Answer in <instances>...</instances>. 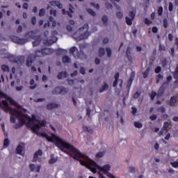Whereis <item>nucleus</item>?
Returning a JSON list of instances; mask_svg holds the SVG:
<instances>
[{
    "label": "nucleus",
    "mask_w": 178,
    "mask_h": 178,
    "mask_svg": "<svg viewBox=\"0 0 178 178\" xmlns=\"http://www.w3.org/2000/svg\"><path fill=\"white\" fill-rule=\"evenodd\" d=\"M46 139L49 143H55L56 147L60 148L61 151H63L62 148L68 149L70 151L69 154L73 155L72 158L76 161H79L82 166H85L86 169H89L92 173H97V168H98V164H97L95 161L91 160V159L88 158L87 155L80 152L79 149H76L73 145L63 140L62 138L55 135L53 136H49L47 135Z\"/></svg>",
    "instance_id": "obj_1"
},
{
    "label": "nucleus",
    "mask_w": 178,
    "mask_h": 178,
    "mask_svg": "<svg viewBox=\"0 0 178 178\" xmlns=\"http://www.w3.org/2000/svg\"><path fill=\"white\" fill-rule=\"evenodd\" d=\"M8 109H10L11 115H14L15 116H17V119L19 120V123L15 124L13 126V129H20V127H23L24 124L27 126V124H26V119H27L29 121V118H30V116H28L27 115L24 114L23 112L16 108H8Z\"/></svg>",
    "instance_id": "obj_2"
},
{
    "label": "nucleus",
    "mask_w": 178,
    "mask_h": 178,
    "mask_svg": "<svg viewBox=\"0 0 178 178\" xmlns=\"http://www.w3.org/2000/svg\"><path fill=\"white\" fill-rule=\"evenodd\" d=\"M47 126V122L45 120L39 121L35 117L29 118V122L26 123V127L31 129L33 133L38 134L37 129L40 127H45Z\"/></svg>",
    "instance_id": "obj_3"
},
{
    "label": "nucleus",
    "mask_w": 178,
    "mask_h": 178,
    "mask_svg": "<svg viewBox=\"0 0 178 178\" xmlns=\"http://www.w3.org/2000/svg\"><path fill=\"white\" fill-rule=\"evenodd\" d=\"M35 54L36 57L47 56V55H52L54 54V49L44 47L41 50H35Z\"/></svg>",
    "instance_id": "obj_4"
},
{
    "label": "nucleus",
    "mask_w": 178,
    "mask_h": 178,
    "mask_svg": "<svg viewBox=\"0 0 178 178\" xmlns=\"http://www.w3.org/2000/svg\"><path fill=\"white\" fill-rule=\"evenodd\" d=\"M79 31H85V32L79 36L80 40H86V38H88V37H90V32H88V24H84L83 27L79 29Z\"/></svg>",
    "instance_id": "obj_5"
},
{
    "label": "nucleus",
    "mask_w": 178,
    "mask_h": 178,
    "mask_svg": "<svg viewBox=\"0 0 178 178\" xmlns=\"http://www.w3.org/2000/svg\"><path fill=\"white\" fill-rule=\"evenodd\" d=\"M70 54H72V55L74 56L75 59H80L81 58L79 49L76 47H72L70 49Z\"/></svg>",
    "instance_id": "obj_6"
},
{
    "label": "nucleus",
    "mask_w": 178,
    "mask_h": 178,
    "mask_svg": "<svg viewBox=\"0 0 178 178\" xmlns=\"http://www.w3.org/2000/svg\"><path fill=\"white\" fill-rule=\"evenodd\" d=\"M12 40L15 44H19V45H24V44H26V42H27V40L23 39V38H19L17 36H13L12 38Z\"/></svg>",
    "instance_id": "obj_7"
},
{
    "label": "nucleus",
    "mask_w": 178,
    "mask_h": 178,
    "mask_svg": "<svg viewBox=\"0 0 178 178\" xmlns=\"http://www.w3.org/2000/svg\"><path fill=\"white\" fill-rule=\"evenodd\" d=\"M134 79H136V72L132 71L130 74L129 79L127 81V88L130 90L131 87V84H133V81H134Z\"/></svg>",
    "instance_id": "obj_8"
},
{
    "label": "nucleus",
    "mask_w": 178,
    "mask_h": 178,
    "mask_svg": "<svg viewBox=\"0 0 178 178\" xmlns=\"http://www.w3.org/2000/svg\"><path fill=\"white\" fill-rule=\"evenodd\" d=\"M69 10L70 11H66L65 8L62 9L63 15H67L69 17H73V15L72 14L74 13V8L73 7V6H72V4L69 5Z\"/></svg>",
    "instance_id": "obj_9"
},
{
    "label": "nucleus",
    "mask_w": 178,
    "mask_h": 178,
    "mask_svg": "<svg viewBox=\"0 0 178 178\" xmlns=\"http://www.w3.org/2000/svg\"><path fill=\"white\" fill-rule=\"evenodd\" d=\"M165 93V90H159L156 92L152 91L151 95H150V98L152 99V101H154V99H155V97H162V95H163V94Z\"/></svg>",
    "instance_id": "obj_10"
},
{
    "label": "nucleus",
    "mask_w": 178,
    "mask_h": 178,
    "mask_svg": "<svg viewBox=\"0 0 178 178\" xmlns=\"http://www.w3.org/2000/svg\"><path fill=\"white\" fill-rule=\"evenodd\" d=\"M50 5H51V6H57L58 8V9H63V4L60 3V1H49Z\"/></svg>",
    "instance_id": "obj_11"
},
{
    "label": "nucleus",
    "mask_w": 178,
    "mask_h": 178,
    "mask_svg": "<svg viewBox=\"0 0 178 178\" xmlns=\"http://www.w3.org/2000/svg\"><path fill=\"white\" fill-rule=\"evenodd\" d=\"M59 106V104L56 103H49L47 105V111H52L53 109H56Z\"/></svg>",
    "instance_id": "obj_12"
},
{
    "label": "nucleus",
    "mask_w": 178,
    "mask_h": 178,
    "mask_svg": "<svg viewBox=\"0 0 178 178\" xmlns=\"http://www.w3.org/2000/svg\"><path fill=\"white\" fill-rule=\"evenodd\" d=\"M42 155V150L39 149L36 151L33 155V161H37L38 159V156H41Z\"/></svg>",
    "instance_id": "obj_13"
},
{
    "label": "nucleus",
    "mask_w": 178,
    "mask_h": 178,
    "mask_svg": "<svg viewBox=\"0 0 178 178\" xmlns=\"http://www.w3.org/2000/svg\"><path fill=\"white\" fill-rule=\"evenodd\" d=\"M67 77V72H60L58 74L57 78L58 80H62V79H66Z\"/></svg>",
    "instance_id": "obj_14"
},
{
    "label": "nucleus",
    "mask_w": 178,
    "mask_h": 178,
    "mask_svg": "<svg viewBox=\"0 0 178 178\" xmlns=\"http://www.w3.org/2000/svg\"><path fill=\"white\" fill-rule=\"evenodd\" d=\"M24 38H27V39H29V38H33V39L35 38V37H34V31H31L27 32L24 35Z\"/></svg>",
    "instance_id": "obj_15"
},
{
    "label": "nucleus",
    "mask_w": 178,
    "mask_h": 178,
    "mask_svg": "<svg viewBox=\"0 0 178 178\" xmlns=\"http://www.w3.org/2000/svg\"><path fill=\"white\" fill-rule=\"evenodd\" d=\"M177 101V99H176V97L175 96L171 97L170 99V104H169L170 106H175Z\"/></svg>",
    "instance_id": "obj_16"
},
{
    "label": "nucleus",
    "mask_w": 178,
    "mask_h": 178,
    "mask_svg": "<svg viewBox=\"0 0 178 178\" xmlns=\"http://www.w3.org/2000/svg\"><path fill=\"white\" fill-rule=\"evenodd\" d=\"M40 42H41V39L38 36H36L35 41L33 42L32 44H33V47H38V45H40Z\"/></svg>",
    "instance_id": "obj_17"
},
{
    "label": "nucleus",
    "mask_w": 178,
    "mask_h": 178,
    "mask_svg": "<svg viewBox=\"0 0 178 178\" xmlns=\"http://www.w3.org/2000/svg\"><path fill=\"white\" fill-rule=\"evenodd\" d=\"M130 51H131L130 47H127V48L126 56L127 57L128 60H129V62L132 60L131 53L130 52Z\"/></svg>",
    "instance_id": "obj_18"
},
{
    "label": "nucleus",
    "mask_w": 178,
    "mask_h": 178,
    "mask_svg": "<svg viewBox=\"0 0 178 178\" xmlns=\"http://www.w3.org/2000/svg\"><path fill=\"white\" fill-rule=\"evenodd\" d=\"M83 131H87L90 134H92L94 133V130H92V128L90 127L83 126Z\"/></svg>",
    "instance_id": "obj_19"
},
{
    "label": "nucleus",
    "mask_w": 178,
    "mask_h": 178,
    "mask_svg": "<svg viewBox=\"0 0 178 178\" xmlns=\"http://www.w3.org/2000/svg\"><path fill=\"white\" fill-rule=\"evenodd\" d=\"M22 152H23V146L19 145L16 148V153L18 154V155H22Z\"/></svg>",
    "instance_id": "obj_20"
},
{
    "label": "nucleus",
    "mask_w": 178,
    "mask_h": 178,
    "mask_svg": "<svg viewBox=\"0 0 178 178\" xmlns=\"http://www.w3.org/2000/svg\"><path fill=\"white\" fill-rule=\"evenodd\" d=\"M30 87L29 88L31 90H34V88H35L37 87V85L35 84V82L34 81V79H31L30 81Z\"/></svg>",
    "instance_id": "obj_21"
},
{
    "label": "nucleus",
    "mask_w": 178,
    "mask_h": 178,
    "mask_svg": "<svg viewBox=\"0 0 178 178\" xmlns=\"http://www.w3.org/2000/svg\"><path fill=\"white\" fill-rule=\"evenodd\" d=\"M126 23L128 26H131L133 24V20L132 18H129V17H126L125 18Z\"/></svg>",
    "instance_id": "obj_22"
},
{
    "label": "nucleus",
    "mask_w": 178,
    "mask_h": 178,
    "mask_svg": "<svg viewBox=\"0 0 178 178\" xmlns=\"http://www.w3.org/2000/svg\"><path fill=\"white\" fill-rule=\"evenodd\" d=\"M31 65H33V58H31L30 56H28L26 60V66L30 67Z\"/></svg>",
    "instance_id": "obj_23"
},
{
    "label": "nucleus",
    "mask_w": 178,
    "mask_h": 178,
    "mask_svg": "<svg viewBox=\"0 0 178 178\" xmlns=\"http://www.w3.org/2000/svg\"><path fill=\"white\" fill-rule=\"evenodd\" d=\"M63 63H70V58L67 56H65L63 57Z\"/></svg>",
    "instance_id": "obj_24"
},
{
    "label": "nucleus",
    "mask_w": 178,
    "mask_h": 178,
    "mask_svg": "<svg viewBox=\"0 0 178 178\" xmlns=\"http://www.w3.org/2000/svg\"><path fill=\"white\" fill-rule=\"evenodd\" d=\"M105 55V49L102 47L99 49V56H104Z\"/></svg>",
    "instance_id": "obj_25"
},
{
    "label": "nucleus",
    "mask_w": 178,
    "mask_h": 178,
    "mask_svg": "<svg viewBox=\"0 0 178 178\" xmlns=\"http://www.w3.org/2000/svg\"><path fill=\"white\" fill-rule=\"evenodd\" d=\"M149 74V68H147L143 73V79H147Z\"/></svg>",
    "instance_id": "obj_26"
},
{
    "label": "nucleus",
    "mask_w": 178,
    "mask_h": 178,
    "mask_svg": "<svg viewBox=\"0 0 178 178\" xmlns=\"http://www.w3.org/2000/svg\"><path fill=\"white\" fill-rule=\"evenodd\" d=\"M58 161V159L54 158L52 156H51V159L49 161V163L50 165H54V163H56V162Z\"/></svg>",
    "instance_id": "obj_27"
},
{
    "label": "nucleus",
    "mask_w": 178,
    "mask_h": 178,
    "mask_svg": "<svg viewBox=\"0 0 178 178\" xmlns=\"http://www.w3.org/2000/svg\"><path fill=\"white\" fill-rule=\"evenodd\" d=\"M38 136H40V137H42L43 138H47L48 137V134L45 132H38V134H36Z\"/></svg>",
    "instance_id": "obj_28"
},
{
    "label": "nucleus",
    "mask_w": 178,
    "mask_h": 178,
    "mask_svg": "<svg viewBox=\"0 0 178 178\" xmlns=\"http://www.w3.org/2000/svg\"><path fill=\"white\" fill-rule=\"evenodd\" d=\"M157 13H158L159 16H162V15L163 13V8L162 6L159 7V8L157 10Z\"/></svg>",
    "instance_id": "obj_29"
},
{
    "label": "nucleus",
    "mask_w": 178,
    "mask_h": 178,
    "mask_svg": "<svg viewBox=\"0 0 178 178\" xmlns=\"http://www.w3.org/2000/svg\"><path fill=\"white\" fill-rule=\"evenodd\" d=\"M159 51H160V52H165V51H166V47L160 44L159 45Z\"/></svg>",
    "instance_id": "obj_30"
},
{
    "label": "nucleus",
    "mask_w": 178,
    "mask_h": 178,
    "mask_svg": "<svg viewBox=\"0 0 178 178\" xmlns=\"http://www.w3.org/2000/svg\"><path fill=\"white\" fill-rule=\"evenodd\" d=\"M106 52H107V56H108V58H111V56H112V50H111V48L107 47V48L106 49Z\"/></svg>",
    "instance_id": "obj_31"
},
{
    "label": "nucleus",
    "mask_w": 178,
    "mask_h": 178,
    "mask_svg": "<svg viewBox=\"0 0 178 178\" xmlns=\"http://www.w3.org/2000/svg\"><path fill=\"white\" fill-rule=\"evenodd\" d=\"M86 10L89 15H91V16H95L97 15L91 8H88Z\"/></svg>",
    "instance_id": "obj_32"
},
{
    "label": "nucleus",
    "mask_w": 178,
    "mask_h": 178,
    "mask_svg": "<svg viewBox=\"0 0 178 178\" xmlns=\"http://www.w3.org/2000/svg\"><path fill=\"white\" fill-rule=\"evenodd\" d=\"M134 126L137 129H141V127H143V123L138 122H134Z\"/></svg>",
    "instance_id": "obj_33"
},
{
    "label": "nucleus",
    "mask_w": 178,
    "mask_h": 178,
    "mask_svg": "<svg viewBox=\"0 0 178 178\" xmlns=\"http://www.w3.org/2000/svg\"><path fill=\"white\" fill-rule=\"evenodd\" d=\"M1 70L3 72H9V66L6 65H1Z\"/></svg>",
    "instance_id": "obj_34"
},
{
    "label": "nucleus",
    "mask_w": 178,
    "mask_h": 178,
    "mask_svg": "<svg viewBox=\"0 0 178 178\" xmlns=\"http://www.w3.org/2000/svg\"><path fill=\"white\" fill-rule=\"evenodd\" d=\"M105 155V152H99L96 154V158H102Z\"/></svg>",
    "instance_id": "obj_35"
},
{
    "label": "nucleus",
    "mask_w": 178,
    "mask_h": 178,
    "mask_svg": "<svg viewBox=\"0 0 178 178\" xmlns=\"http://www.w3.org/2000/svg\"><path fill=\"white\" fill-rule=\"evenodd\" d=\"M158 112H161V113H165L166 109L163 106H160L157 108Z\"/></svg>",
    "instance_id": "obj_36"
},
{
    "label": "nucleus",
    "mask_w": 178,
    "mask_h": 178,
    "mask_svg": "<svg viewBox=\"0 0 178 178\" xmlns=\"http://www.w3.org/2000/svg\"><path fill=\"white\" fill-rule=\"evenodd\" d=\"M74 98H77V97H76V95H74V93H73L72 95V102H73L74 106H76L77 102H76V99Z\"/></svg>",
    "instance_id": "obj_37"
},
{
    "label": "nucleus",
    "mask_w": 178,
    "mask_h": 178,
    "mask_svg": "<svg viewBox=\"0 0 178 178\" xmlns=\"http://www.w3.org/2000/svg\"><path fill=\"white\" fill-rule=\"evenodd\" d=\"M44 15H45V9L42 8L39 11V16H40V17H42V16H44Z\"/></svg>",
    "instance_id": "obj_38"
},
{
    "label": "nucleus",
    "mask_w": 178,
    "mask_h": 178,
    "mask_svg": "<svg viewBox=\"0 0 178 178\" xmlns=\"http://www.w3.org/2000/svg\"><path fill=\"white\" fill-rule=\"evenodd\" d=\"M163 24L164 29H168V19H166V18L163 19Z\"/></svg>",
    "instance_id": "obj_39"
},
{
    "label": "nucleus",
    "mask_w": 178,
    "mask_h": 178,
    "mask_svg": "<svg viewBox=\"0 0 178 178\" xmlns=\"http://www.w3.org/2000/svg\"><path fill=\"white\" fill-rule=\"evenodd\" d=\"M102 22H103L104 24H106L108 22V17L106 15H104L102 18Z\"/></svg>",
    "instance_id": "obj_40"
},
{
    "label": "nucleus",
    "mask_w": 178,
    "mask_h": 178,
    "mask_svg": "<svg viewBox=\"0 0 178 178\" xmlns=\"http://www.w3.org/2000/svg\"><path fill=\"white\" fill-rule=\"evenodd\" d=\"M86 116L88 117L89 119H90V118H91V108H88L86 109Z\"/></svg>",
    "instance_id": "obj_41"
},
{
    "label": "nucleus",
    "mask_w": 178,
    "mask_h": 178,
    "mask_svg": "<svg viewBox=\"0 0 178 178\" xmlns=\"http://www.w3.org/2000/svg\"><path fill=\"white\" fill-rule=\"evenodd\" d=\"M3 146L6 147H9V139L8 138L4 139Z\"/></svg>",
    "instance_id": "obj_42"
},
{
    "label": "nucleus",
    "mask_w": 178,
    "mask_h": 178,
    "mask_svg": "<svg viewBox=\"0 0 178 178\" xmlns=\"http://www.w3.org/2000/svg\"><path fill=\"white\" fill-rule=\"evenodd\" d=\"M58 94H59L60 95H65V94H67V90H60Z\"/></svg>",
    "instance_id": "obj_43"
},
{
    "label": "nucleus",
    "mask_w": 178,
    "mask_h": 178,
    "mask_svg": "<svg viewBox=\"0 0 178 178\" xmlns=\"http://www.w3.org/2000/svg\"><path fill=\"white\" fill-rule=\"evenodd\" d=\"M106 8V9H112V8H113V6H112V3L106 2L105 3Z\"/></svg>",
    "instance_id": "obj_44"
},
{
    "label": "nucleus",
    "mask_w": 178,
    "mask_h": 178,
    "mask_svg": "<svg viewBox=\"0 0 178 178\" xmlns=\"http://www.w3.org/2000/svg\"><path fill=\"white\" fill-rule=\"evenodd\" d=\"M163 79V75L159 74L156 76V83H159V80Z\"/></svg>",
    "instance_id": "obj_45"
},
{
    "label": "nucleus",
    "mask_w": 178,
    "mask_h": 178,
    "mask_svg": "<svg viewBox=\"0 0 178 178\" xmlns=\"http://www.w3.org/2000/svg\"><path fill=\"white\" fill-rule=\"evenodd\" d=\"M169 125H170V124H169L168 122H164L163 129H164V130H166L167 129H169Z\"/></svg>",
    "instance_id": "obj_46"
},
{
    "label": "nucleus",
    "mask_w": 178,
    "mask_h": 178,
    "mask_svg": "<svg viewBox=\"0 0 178 178\" xmlns=\"http://www.w3.org/2000/svg\"><path fill=\"white\" fill-rule=\"evenodd\" d=\"M149 119H150V120H152V121L156 120V119H158V116L155 114H153L152 115H151L149 117Z\"/></svg>",
    "instance_id": "obj_47"
},
{
    "label": "nucleus",
    "mask_w": 178,
    "mask_h": 178,
    "mask_svg": "<svg viewBox=\"0 0 178 178\" xmlns=\"http://www.w3.org/2000/svg\"><path fill=\"white\" fill-rule=\"evenodd\" d=\"M129 17H131V19H132L134 20V17H136V14L134 13V12L131 11V12L129 13Z\"/></svg>",
    "instance_id": "obj_48"
},
{
    "label": "nucleus",
    "mask_w": 178,
    "mask_h": 178,
    "mask_svg": "<svg viewBox=\"0 0 178 178\" xmlns=\"http://www.w3.org/2000/svg\"><path fill=\"white\" fill-rule=\"evenodd\" d=\"M116 16H117L118 19H122V17H123V13L118 12L116 13Z\"/></svg>",
    "instance_id": "obj_49"
},
{
    "label": "nucleus",
    "mask_w": 178,
    "mask_h": 178,
    "mask_svg": "<svg viewBox=\"0 0 178 178\" xmlns=\"http://www.w3.org/2000/svg\"><path fill=\"white\" fill-rule=\"evenodd\" d=\"M161 70H162V68L161 67V66H157L155 68L154 72L155 73H161Z\"/></svg>",
    "instance_id": "obj_50"
},
{
    "label": "nucleus",
    "mask_w": 178,
    "mask_h": 178,
    "mask_svg": "<svg viewBox=\"0 0 178 178\" xmlns=\"http://www.w3.org/2000/svg\"><path fill=\"white\" fill-rule=\"evenodd\" d=\"M168 10L170 12H172L173 11V3H172V2L169 3Z\"/></svg>",
    "instance_id": "obj_51"
},
{
    "label": "nucleus",
    "mask_w": 178,
    "mask_h": 178,
    "mask_svg": "<svg viewBox=\"0 0 178 178\" xmlns=\"http://www.w3.org/2000/svg\"><path fill=\"white\" fill-rule=\"evenodd\" d=\"M90 5L95 8V9H99V4L95 3H91Z\"/></svg>",
    "instance_id": "obj_52"
},
{
    "label": "nucleus",
    "mask_w": 178,
    "mask_h": 178,
    "mask_svg": "<svg viewBox=\"0 0 178 178\" xmlns=\"http://www.w3.org/2000/svg\"><path fill=\"white\" fill-rule=\"evenodd\" d=\"M130 173H136V168L134 167H129V168Z\"/></svg>",
    "instance_id": "obj_53"
},
{
    "label": "nucleus",
    "mask_w": 178,
    "mask_h": 178,
    "mask_svg": "<svg viewBox=\"0 0 178 178\" xmlns=\"http://www.w3.org/2000/svg\"><path fill=\"white\" fill-rule=\"evenodd\" d=\"M141 94V92L137 91L134 95V98L137 99L138 97H140Z\"/></svg>",
    "instance_id": "obj_54"
},
{
    "label": "nucleus",
    "mask_w": 178,
    "mask_h": 178,
    "mask_svg": "<svg viewBox=\"0 0 178 178\" xmlns=\"http://www.w3.org/2000/svg\"><path fill=\"white\" fill-rule=\"evenodd\" d=\"M36 22H37V18H35V17H33L31 18V24H33V26L35 25Z\"/></svg>",
    "instance_id": "obj_55"
},
{
    "label": "nucleus",
    "mask_w": 178,
    "mask_h": 178,
    "mask_svg": "<svg viewBox=\"0 0 178 178\" xmlns=\"http://www.w3.org/2000/svg\"><path fill=\"white\" fill-rule=\"evenodd\" d=\"M29 168L31 169V172H34V170H35V165L34 164H30Z\"/></svg>",
    "instance_id": "obj_56"
},
{
    "label": "nucleus",
    "mask_w": 178,
    "mask_h": 178,
    "mask_svg": "<svg viewBox=\"0 0 178 178\" xmlns=\"http://www.w3.org/2000/svg\"><path fill=\"white\" fill-rule=\"evenodd\" d=\"M171 166H172V168H177V167H178V162L177 161H175L173 163H171Z\"/></svg>",
    "instance_id": "obj_57"
},
{
    "label": "nucleus",
    "mask_w": 178,
    "mask_h": 178,
    "mask_svg": "<svg viewBox=\"0 0 178 178\" xmlns=\"http://www.w3.org/2000/svg\"><path fill=\"white\" fill-rule=\"evenodd\" d=\"M145 24H147V26H149L150 22L148 18H145L143 20Z\"/></svg>",
    "instance_id": "obj_58"
},
{
    "label": "nucleus",
    "mask_w": 178,
    "mask_h": 178,
    "mask_svg": "<svg viewBox=\"0 0 178 178\" xmlns=\"http://www.w3.org/2000/svg\"><path fill=\"white\" fill-rule=\"evenodd\" d=\"M79 72L81 73V74H86V69L81 67L79 70Z\"/></svg>",
    "instance_id": "obj_59"
},
{
    "label": "nucleus",
    "mask_w": 178,
    "mask_h": 178,
    "mask_svg": "<svg viewBox=\"0 0 178 178\" xmlns=\"http://www.w3.org/2000/svg\"><path fill=\"white\" fill-rule=\"evenodd\" d=\"M40 169L41 165H37V167H35V172H36V173H40Z\"/></svg>",
    "instance_id": "obj_60"
},
{
    "label": "nucleus",
    "mask_w": 178,
    "mask_h": 178,
    "mask_svg": "<svg viewBox=\"0 0 178 178\" xmlns=\"http://www.w3.org/2000/svg\"><path fill=\"white\" fill-rule=\"evenodd\" d=\"M152 33H158V28L156 26H153L152 28Z\"/></svg>",
    "instance_id": "obj_61"
},
{
    "label": "nucleus",
    "mask_w": 178,
    "mask_h": 178,
    "mask_svg": "<svg viewBox=\"0 0 178 178\" xmlns=\"http://www.w3.org/2000/svg\"><path fill=\"white\" fill-rule=\"evenodd\" d=\"M22 31H23V27L19 25L17 29V33H22Z\"/></svg>",
    "instance_id": "obj_62"
},
{
    "label": "nucleus",
    "mask_w": 178,
    "mask_h": 178,
    "mask_svg": "<svg viewBox=\"0 0 178 178\" xmlns=\"http://www.w3.org/2000/svg\"><path fill=\"white\" fill-rule=\"evenodd\" d=\"M108 88H109V86H108V84L106 83H104L102 90H108Z\"/></svg>",
    "instance_id": "obj_63"
},
{
    "label": "nucleus",
    "mask_w": 178,
    "mask_h": 178,
    "mask_svg": "<svg viewBox=\"0 0 178 178\" xmlns=\"http://www.w3.org/2000/svg\"><path fill=\"white\" fill-rule=\"evenodd\" d=\"M50 15H53V16H56V10H51Z\"/></svg>",
    "instance_id": "obj_64"
}]
</instances>
